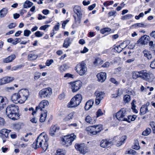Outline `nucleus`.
Instances as JSON below:
<instances>
[{
    "label": "nucleus",
    "mask_w": 155,
    "mask_h": 155,
    "mask_svg": "<svg viewBox=\"0 0 155 155\" xmlns=\"http://www.w3.org/2000/svg\"><path fill=\"white\" fill-rule=\"evenodd\" d=\"M97 64H102L104 62L103 61L99 58H97Z\"/></svg>",
    "instance_id": "nucleus-64"
},
{
    "label": "nucleus",
    "mask_w": 155,
    "mask_h": 155,
    "mask_svg": "<svg viewBox=\"0 0 155 155\" xmlns=\"http://www.w3.org/2000/svg\"><path fill=\"white\" fill-rule=\"evenodd\" d=\"M68 68L67 65L65 64L60 66L59 68V70L61 72L65 71L67 70Z\"/></svg>",
    "instance_id": "nucleus-40"
},
{
    "label": "nucleus",
    "mask_w": 155,
    "mask_h": 155,
    "mask_svg": "<svg viewBox=\"0 0 155 155\" xmlns=\"http://www.w3.org/2000/svg\"><path fill=\"white\" fill-rule=\"evenodd\" d=\"M48 101L46 100L42 101L39 104V105L36 107V110H37L40 109L41 111L42 110V109L47 107L49 105Z\"/></svg>",
    "instance_id": "nucleus-14"
},
{
    "label": "nucleus",
    "mask_w": 155,
    "mask_h": 155,
    "mask_svg": "<svg viewBox=\"0 0 155 155\" xmlns=\"http://www.w3.org/2000/svg\"><path fill=\"white\" fill-rule=\"evenodd\" d=\"M14 80V78L12 77H6L2 78L0 81V85H2L10 83Z\"/></svg>",
    "instance_id": "nucleus-15"
},
{
    "label": "nucleus",
    "mask_w": 155,
    "mask_h": 155,
    "mask_svg": "<svg viewBox=\"0 0 155 155\" xmlns=\"http://www.w3.org/2000/svg\"><path fill=\"white\" fill-rule=\"evenodd\" d=\"M8 12L7 8H4L0 10V17L2 18L5 16Z\"/></svg>",
    "instance_id": "nucleus-32"
},
{
    "label": "nucleus",
    "mask_w": 155,
    "mask_h": 155,
    "mask_svg": "<svg viewBox=\"0 0 155 155\" xmlns=\"http://www.w3.org/2000/svg\"><path fill=\"white\" fill-rule=\"evenodd\" d=\"M82 100L81 94H78L72 98L70 102L67 105L68 107H77L79 105Z\"/></svg>",
    "instance_id": "nucleus-3"
},
{
    "label": "nucleus",
    "mask_w": 155,
    "mask_h": 155,
    "mask_svg": "<svg viewBox=\"0 0 155 155\" xmlns=\"http://www.w3.org/2000/svg\"><path fill=\"white\" fill-rule=\"evenodd\" d=\"M33 5V3L29 1H26L23 5V7L24 8L31 7Z\"/></svg>",
    "instance_id": "nucleus-36"
},
{
    "label": "nucleus",
    "mask_w": 155,
    "mask_h": 155,
    "mask_svg": "<svg viewBox=\"0 0 155 155\" xmlns=\"http://www.w3.org/2000/svg\"><path fill=\"white\" fill-rule=\"evenodd\" d=\"M16 26V23H12L8 26V28L9 29L15 28Z\"/></svg>",
    "instance_id": "nucleus-55"
},
{
    "label": "nucleus",
    "mask_w": 155,
    "mask_h": 155,
    "mask_svg": "<svg viewBox=\"0 0 155 155\" xmlns=\"http://www.w3.org/2000/svg\"><path fill=\"white\" fill-rule=\"evenodd\" d=\"M97 125H94L93 126H91L86 128V130L89 132V134L93 135H95L97 134V131L96 130Z\"/></svg>",
    "instance_id": "nucleus-18"
},
{
    "label": "nucleus",
    "mask_w": 155,
    "mask_h": 155,
    "mask_svg": "<svg viewBox=\"0 0 155 155\" xmlns=\"http://www.w3.org/2000/svg\"><path fill=\"white\" fill-rule=\"evenodd\" d=\"M144 56L147 58L148 60H150L152 58L151 53L147 50H145L143 52Z\"/></svg>",
    "instance_id": "nucleus-25"
},
{
    "label": "nucleus",
    "mask_w": 155,
    "mask_h": 155,
    "mask_svg": "<svg viewBox=\"0 0 155 155\" xmlns=\"http://www.w3.org/2000/svg\"><path fill=\"white\" fill-rule=\"evenodd\" d=\"M59 127L56 125H52L51 127L49 134L51 136H54L55 133L58 132L59 130Z\"/></svg>",
    "instance_id": "nucleus-21"
},
{
    "label": "nucleus",
    "mask_w": 155,
    "mask_h": 155,
    "mask_svg": "<svg viewBox=\"0 0 155 155\" xmlns=\"http://www.w3.org/2000/svg\"><path fill=\"white\" fill-rule=\"evenodd\" d=\"M94 104L93 100H90L88 101L86 103L84 108L85 110H88L92 107Z\"/></svg>",
    "instance_id": "nucleus-22"
},
{
    "label": "nucleus",
    "mask_w": 155,
    "mask_h": 155,
    "mask_svg": "<svg viewBox=\"0 0 155 155\" xmlns=\"http://www.w3.org/2000/svg\"><path fill=\"white\" fill-rule=\"evenodd\" d=\"M113 144V142L110 140H102L100 143L101 147L103 148L109 147Z\"/></svg>",
    "instance_id": "nucleus-13"
},
{
    "label": "nucleus",
    "mask_w": 155,
    "mask_h": 155,
    "mask_svg": "<svg viewBox=\"0 0 155 155\" xmlns=\"http://www.w3.org/2000/svg\"><path fill=\"white\" fill-rule=\"evenodd\" d=\"M110 81L112 83L117 85L119 84V82L117 81L114 78H111L110 79Z\"/></svg>",
    "instance_id": "nucleus-49"
},
{
    "label": "nucleus",
    "mask_w": 155,
    "mask_h": 155,
    "mask_svg": "<svg viewBox=\"0 0 155 155\" xmlns=\"http://www.w3.org/2000/svg\"><path fill=\"white\" fill-rule=\"evenodd\" d=\"M126 114V109L122 108L116 113V117L120 121H127V118L125 117Z\"/></svg>",
    "instance_id": "nucleus-7"
},
{
    "label": "nucleus",
    "mask_w": 155,
    "mask_h": 155,
    "mask_svg": "<svg viewBox=\"0 0 155 155\" xmlns=\"http://www.w3.org/2000/svg\"><path fill=\"white\" fill-rule=\"evenodd\" d=\"M116 13V12L115 11H112L109 12L108 15L109 16H111L113 15H114V16H116L115 14Z\"/></svg>",
    "instance_id": "nucleus-54"
},
{
    "label": "nucleus",
    "mask_w": 155,
    "mask_h": 155,
    "mask_svg": "<svg viewBox=\"0 0 155 155\" xmlns=\"http://www.w3.org/2000/svg\"><path fill=\"white\" fill-rule=\"evenodd\" d=\"M31 33V32L30 31L28 30H26L24 31V35L25 36L28 37L29 36Z\"/></svg>",
    "instance_id": "nucleus-48"
},
{
    "label": "nucleus",
    "mask_w": 155,
    "mask_h": 155,
    "mask_svg": "<svg viewBox=\"0 0 155 155\" xmlns=\"http://www.w3.org/2000/svg\"><path fill=\"white\" fill-rule=\"evenodd\" d=\"M104 93L103 92L97 93V105L99 104L101 101L104 98Z\"/></svg>",
    "instance_id": "nucleus-27"
},
{
    "label": "nucleus",
    "mask_w": 155,
    "mask_h": 155,
    "mask_svg": "<svg viewBox=\"0 0 155 155\" xmlns=\"http://www.w3.org/2000/svg\"><path fill=\"white\" fill-rule=\"evenodd\" d=\"M66 152L65 150L58 149L57 150L56 155H65Z\"/></svg>",
    "instance_id": "nucleus-38"
},
{
    "label": "nucleus",
    "mask_w": 155,
    "mask_h": 155,
    "mask_svg": "<svg viewBox=\"0 0 155 155\" xmlns=\"http://www.w3.org/2000/svg\"><path fill=\"white\" fill-rule=\"evenodd\" d=\"M149 45L150 49L153 53L155 54V43L153 44V42L151 41L149 42Z\"/></svg>",
    "instance_id": "nucleus-34"
},
{
    "label": "nucleus",
    "mask_w": 155,
    "mask_h": 155,
    "mask_svg": "<svg viewBox=\"0 0 155 155\" xmlns=\"http://www.w3.org/2000/svg\"><path fill=\"white\" fill-rule=\"evenodd\" d=\"M132 26L135 28L143 27L144 26V24L141 23H137L134 24Z\"/></svg>",
    "instance_id": "nucleus-47"
},
{
    "label": "nucleus",
    "mask_w": 155,
    "mask_h": 155,
    "mask_svg": "<svg viewBox=\"0 0 155 155\" xmlns=\"http://www.w3.org/2000/svg\"><path fill=\"white\" fill-rule=\"evenodd\" d=\"M126 41H124L122 43L120 44L119 45L120 47L121 48L123 49L126 48L127 46V45H125V44H126Z\"/></svg>",
    "instance_id": "nucleus-51"
},
{
    "label": "nucleus",
    "mask_w": 155,
    "mask_h": 155,
    "mask_svg": "<svg viewBox=\"0 0 155 155\" xmlns=\"http://www.w3.org/2000/svg\"><path fill=\"white\" fill-rule=\"evenodd\" d=\"M77 17L74 16V21L75 23H78L80 24L81 22V19L82 18V14L77 15Z\"/></svg>",
    "instance_id": "nucleus-35"
},
{
    "label": "nucleus",
    "mask_w": 155,
    "mask_h": 155,
    "mask_svg": "<svg viewBox=\"0 0 155 155\" xmlns=\"http://www.w3.org/2000/svg\"><path fill=\"white\" fill-rule=\"evenodd\" d=\"M132 148L136 150H138L140 148V147L138 140H135L134 143V145L133 146Z\"/></svg>",
    "instance_id": "nucleus-39"
},
{
    "label": "nucleus",
    "mask_w": 155,
    "mask_h": 155,
    "mask_svg": "<svg viewBox=\"0 0 155 155\" xmlns=\"http://www.w3.org/2000/svg\"><path fill=\"white\" fill-rule=\"evenodd\" d=\"M127 139V136L124 135L122 136L120 139V141L116 144L117 146L119 147L121 145L124 143V142Z\"/></svg>",
    "instance_id": "nucleus-30"
},
{
    "label": "nucleus",
    "mask_w": 155,
    "mask_h": 155,
    "mask_svg": "<svg viewBox=\"0 0 155 155\" xmlns=\"http://www.w3.org/2000/svg\"><path fill=\"white\" fill-rule=\"evenodd\" d=\"M10 132V130L5 129H3L0 130V134H2V137H4L7 138L9 133Z\"/></svg>",
    "instance_id": "nucleus-23"
},
{
    "label": "nucleus",
    "mask_w": 155,
    "mask_h": 155,
    "mask_svg": "<svg viewBox=\"0 0 155 155\" xmlns=\"http://www.w3.org/2000/svg\"><path fill=\"white\" fill-rule=\"evenodd\" d=\"M54 62L52 59L48 60L45 63L46 65L47 66H49Z\"/></svg>",
    "instance_id": "nucleus-53"
},
{
    "label": "nucleus",
    "mask_w": 155,
    "mask_h": 155,
    "mask_svg": "<svg viewBox=\"0 0 155 155\" xmlns=\"http://www.w3.org/2000/svg\"><path fill=\"white\" fill-rule=\"evenodd\" d=\"M96 119V118L95 119H94V120H93L92 119H91V117L89 116H87L86 117L85 120L88 123L93 124L95 123Z\"/></svg>",
    "instance_id": "nucleus-29"
},
{
    "label": "nucleus",
    "mask_w": 155,
    "mask_h": 155,
    "mask_svg": "<svg viewBox=\"0 0 155 155\" xmlns=\"http://www.w3.org/2000/svg\"><path fill=\"white\" fill-rule=\"evenodd\" d=\"M140 78L143 80L149 82H151L152 80L150 74L147 72L146 70L140 71Z\"/></svg>",
    "instance_id": "nucleus-11"
},
{
    "label": "nucleus",
    "mask_w": 155,
    "mask_h": 155,
    "mask_svg": "<svg viewBox=\"0 0 155 155\" xmlns=\"http://www.w3.org/2000/svg\"><path fill=\"white\" fill-rule=\"evenodd\" d=\"M11 100L15 104H22L23 103L21 102V98L19 92L15 93L13 94L11 98Z\"/></svg>",
    "instance_id": "nucleus-12"
},
{
    "label": "nucleus",
    "mask_w": 155,
    "mask_h": 155,
    "mask_svg": "<svg viewBox=\"0 0 155 155\" xmlns=\"http://www.w3.org/2000/svg\"><path fill=\"white\" fill-rule=\"evenodd\" d=\"M73 75L70 74L69 73H67L65 74L64 76V78H66L67 79L69 78H73Z\"/></svg>",
    "instance_id": "nucleus-57"
},
{
    "label": "nucleus",
    "mask_w": 155,
    "mask_h": 155,
    "mask_svg": "<svg viewBox=\"0 0 155 155\" xmlns=\"http://www.w3.org/2000/svg\"><path fill=\"white\" fill-rule=\"evenodd\" d=\"M150 67L152 69L155 68V59L151 63Z\"/></svg>",
    "instance_id": "nucleus-59"
},
{
    "label": "nucleus",
    "mask_w": 155,
    "mask_h": 155,
    "mask_svg": "<svg viewBox=\"0 0 155 155\" xmlns=\"http://www.w3.org/2000/svg\"><path fill=\"white\" fill-rule=\"evenodd\" d=\"M38 57V55L36 54H30L28 56V58L31 60H35Z\"/></svg>",
    "instance_id": "nucleus-37"
},
{
    "label": "nucleus",
    "mask_w": 155,
    "mask_h": 155,
    "mask_svg": "<svg viewBox=\"0 0 155 155\" xmlns=\"http://www.w3.org/2000/svg\"><path fill=\"white\" fill-rule=\"evenodd\" d=\"M111 30L110 28H105L102 29L100 31L101 33L102 34H104L105 33L110 32Z\"/></svg>",
    "instance_id": "nucleus-44"
},
{
    "label": "nucleus",
    "mask_w": 155,
    "mask_h": 155,
    "mask_svg": "<svg viewBox=\"0 0 155 155\" xmlns=\"http://www.w3.org/2000/svg\"><path fill=\"white\" fill-rule=\"evenodd\" d=\"M5 121L4 119L0 117V125L3 126L4 125Z\"/></svg>",
    "instance_id": "nucleus-63"
},
{
    "label": "nucleus",
    "mask_w": 155,
    "mask_h": 155,
    "mask_svg": "<svg viewBox=\"0 0 155 155\" xmlns=\"http://www.w3.org/2000/svg\"><path fill=\"white\" fill-rule=\"evenodd\" d=\"M71 44L70 41V38H66L64 40L63 45V47L67 48Z\"/></svg>",
    "instance_id": "nucleus-31"
},
{
    "label": "nucleus",
    "mask_w": 155,
    "mask_h": 155,
    "mask_svg": "<svg viewBox=\"0 0 155 155\" xmlns=\"http://www.w3.org/2000/svg\"><path fill=\"white\" fill-rule=\"evenodd\" d=\"M124 100L125 103H129L130 101V96L129 95H125L124 97Z\"/></svg>",
    "instance_id": "nucleus-41"
},
{
    "label": "nucleus",
    "mask_w": 155,
    "mask_h": 155,
    "mask_svg": "<svg viewBox=\"0 0 155 155\" xmlns=\"http://www.w3.org/2000/svg\"><path fill=\"white\" fill-rule=\"evenodd\" d=\"M8 102V100L5 97L0 96V110L5 107Z\"/></svg>",
    "instance_id": "nucleus-16"
},
{
    "label": "nucleus",
    "mask_w": 155,
    "mask_h": 155,
    "mask_svg": "<svg viewBox=\"0 0 155 155\" xmlns=\"http://www.w3.org/2000/svg\"><path fill=\"white\" fill-rule=\"evenodd\" d=\"M103 126L101 124H99L97 125V133H99L101 131V130H103Z\"/></svg>",
    "instance_id": "nucleus-58"
},
{
    "label": "nucleus",
    "mask_w": 155,
    "mask_h": 155,
    "mask_svg": "<svg viewBox=\"0 0 155 155\" xmlns=\"http://www.w3.org/2000/svg\"><path fill=\"white\" fill-rule=\"evenodd\" d=\"M15 58V55L14 54H12L3 59V62L6 63H9L12 61Z\"/></svg>",
    "instance_id": "nucleus-24"
},
{
    "label": "nucleus",
    "mask_w": 155,
    "mask_h": 155,
    "mask_svg": "<svg viewBox=\"0 0 155 155\" xmlns=\"http://www.w3.org/2000/svg\"><path fill=\"white\" fill-rule=\"evenodd\" d=\"M76 138V136L74 134L64 136L62 139V144L66 147L72 144V142Z\"/></svg>",
    "instance_id": "nucleus-5"
},
{
    "label": "nucleus",
    "mask_w": 155,
    "mask_h": 155,
    "mask_svg": "<svg viewBox=\"0 0 155 155\" xmlns=\"http://www.w3.org/2000/svg\"><path fill=\"white\" fill-rule=\"evenodd\" d=\"M41 76V74L39 72H36L35 75L34 76V78L35 80H36L39 79Z\"/></svg>",
    "instance_id": "nucleus-56"
},
{
    "label": "nucleus",
    "mask_w": 155,
    "mask_h": 155,
    "mask_svg": "<svg viewBox=\"0 0 155 155\" xmlns=\"http://www.w3.org/2000/svg\"><path fill=\"white\" fill-rule=\"evenodd\" d=\"M149 39L147 35H144L142 36L141 38L137 41L136 43L139 44V46H140L143 44H145L147 43L146 40H148Z\"/></svg>",
    "instance_id": "nucleus-17"
},
{
    "label": "nucleus",
    "mask_w": 155,
    "mask_h": 155,
    "mask_svg": "<svg viewBox=\"0 0 155 155\" xmlns=\"http://www.w3.org/2000/svg\"><path fill=\"white\" fill-rule=\"evenodd\" d=\"M140 71H134L132 72V77L134 79H136L139 77L140 78Z\"/></svg>",
    "instance_id": "nucleus-33"
},
{
    "label": "nucleus",
    "mask_w": 155,
    "mask_h": 155,
    "mask_svg": "<svg viewBox=\"0 0 155 155\" xmlns=\"http://www.w3.org/2000/svg\"><path fill=\"white\" fill-rule=\"evenodd\" d=\"M104 113L102 112L101 110L99 109L97 110V117L103 115Z\"/></svg>",
    "instance_id": "nucleus-62"
},
{
    "label": "nucleus",
    "mask_w": 155,
    "mask_h": 155,
    "mask_svg": "<svg viewBox=\"0 0 155 155\" xmlns=\"http://www.w3.org/2000/svg\"><path fill=\"white\" fill-rule=\"evenodd\" d=\"M110 65V63L108 61L106 62L103 64L101 65V67L107 68Z\"/></svg>",
    "instance_id": "nucleus-52"
},
{
    "label": "nucleus",
    "mask_w": 155,
    "mask_h": 155,
    "mask_svg": "<svg viewBox=\"0 0 155 155\" xmlns=\"http://www.w3.org/2000/svg\"><path fill=\"white\" fill-rule=\"evenodd\" d=\"M52 93L51 88L50 87L43 89L39 91L38 96L41 98H45L49 97Z\"/></svg>",
    "instance_id": "nucleus-6"
},
{
    "label": "nucleus",
    "mask_w": 155,
    "mask_h": 155,
    "mask_svg": "<svg viewBox=\"0 0 155 155\" xmlns=\"http://www.w3.org/2000/svg\"><path fill=\"white\" fill-rule=\"evenodd\" d=\"M65 94L64 93H62L59 96L58 98L60 100H62L65 98Z\"/></svg>",
    "instance_id": "nucleus-61"
},
{
    "label": "nucleus",
    "mask_w": 155,
    "mask_h": 155,
    "mask_svg": "<svg viewBox=\"0 0 155 155\" xmlns=\"http://www.w3.org/2000/svg\"><path fill=\"white\" fill-rule=\"evenodd\" d=\"M75 147L77 150L79 151L81 153L83 154H85L89 151L87 146L84 143H76L75 145Z\"/></svg>",
    "instance_id": "nucleus-9"
},
{
    "label": "nucleus",
    "mask_w": 155,
    "mask_h": 155,
    "mask_svg": "<svg viewBox=\"0 0 155 155\" xmlns=\"http://www.w3.org/2000/svg\"><path fill=\"white\" fill-rule=\"evenodd\" d=\"M21 41V39L20 38H16L14 40V41L12 42V44L13 45H15Z\"/></svg>",
    "instance_id": "nucleus-50"
},
{
    "label": "nucleus",
    "mask_w": 155,
    "mask_h": 155,
    "mask_svg": "<svg viewBox=\"0 0 155 155\" xmlns=\"http://www.w3.org/2000/svg\"><path fill=\"white\" fill-rule=\"evenodd\" d=\"M75 70L80 76L84 75L87 71L86 65L85 62L83 61L77 64Z\"/></svg>",
    "instance_id": "nucleus-4"
},
{
    "label": "nucleus",
    "mask_w": 155,
    "mask_h": 155,
    "mask_svg": "<svg viewBox=\"0 0 155 155\" xmlns=\"http://www.w3.org/2000/svg\"><path fill=\"white\" fill-rule=\"evenodd\" d=\"M106 73L105 72H101L97 74V80L100 82H104L106 80Z\"/></svg>",
    "instance_id": "nucleus-19"
},
{
    "label": "nucleus",
    "mask_w": 155,
    "mask_h": 155,
    "mask_svg": "<svg viewBox=\"0 0 155 155\" xmlns=\"http://www.w3.org/2000/svg\"><path fill=\"white\" fill-rule=\"evenodd\" d=\"M48 139L47 136L44 133H42L37 137L32 144L35 148L37 149L41 147L45 151L47 149L48 144Z\"/></svg>",
    "instance_id": "nucleus-1"
},
{
    "label": "nucleus",
    "mask_w": 155,
    "mask_h": 155,
    "mask_svg": "<svg viewBox=\"0 0 155 155\" xmlns=\"http://www.w3.org/2000/svg\"><path fill=\"white\" fill-rule=\"evenodd\" d=\"M151 132V129L150 128H147L145 131L142 132V135L144 136H147Z\"/></svg>",
    "instance_id": "nucleus-42"
},
{
    "label": "nucleus",
    "mask_w": 155,
    "mask_h": 155,
    "mask_svg": "<svg viewBox=\"0 0 155 155\" xmlns=\"http://www.w3.org/2000/svg\"><path fill=\"white\" fill-rule=\"evenodd\" d=\"M18 107L14 104L8 105L6 108V113L9 118L15 120L19 119Z\"/></svg>",
    "instance_id": "nucleus-2"
},
{
    "label": "nucleus",
    "mask_w": 155,
    "mask_h": 155,
    "mask_svg": "<svg viewBox=\"0 0 155 155\" xmlns=\"http://www.w3.org/2000/svg\"><path fill=\"white\" fill-rule=\"evenodd\" d=\"M74 11L77 15L82 14L81 8L78 5H76L74 7Z\"/></svg>",
    "instance_id": "nucleus-26"
},
{
    "label": "nucleus",
    "mask_w": 155,
    "mask_h": 155,
    "mask_svg": "<svg viewBox=\"0 0 155 155\" xmlns=\"http://www.w3.org/2000/svg\"><path fill=\"white\" fill-rule=\"evenodd\" d=\"M114 49L115 50V52L120 53L122 50L119 45L115 47L114 48Z\"/></svg>",
    "instance_id": "nucleus-45"
},
{
    "label": "nucleus",
    "mask_w": 155,
    "mask_h": 155,
    "mask_svg": "<svg viewBox=\"0 0 155 155\" xmlns=\"http://www.w3.org/2000/svg\"><path fill=\"white\" fill-rule=\"evenodd\" d=\"M49 25H45L42 26H41L40 27V29L41 30H45L47 28H48L49 27Z\"/></svg>",
    "instance_id": "nucleus-60"
},
{
    "label": "nucleus",
    "mask_w": 155,
    "mask_h": 155,
    "mask_svg": "<svg viewBox=\"0 0 155 155\" xmlns=\"http://www.w3.org/2000/svg\"><path fill=\"white\" fill-rule=\"evenodd\" d=\"M47 114V111L46 110H45V112L43 113H42L40 118V121L41 122H43L45 121Z\"/></svg>",
    "instance_id": "nucleus-28"
},
{
    "label": "nucleus",
    "mask_w": 155,
    "mask_h": 155,
    "mask_svg": "<svg viewBox=\"0 0 155 155\" xmlns=\"http://www.w3.org/2000/svg\"><path fill=\"white\" fill-rule=\"evenodd\" d=\"M149 103H147L146 105H143L140 109V114L143 115L148 111L147 106L149 105Z\"/></svg>",
    "instance_id": "nucleus-20"
},
{
    "label": "nucleus",
    "mask_w": 155,
    "mask_h": 155,
    "mask_svg": "<svg viewBox=\"0 0 155 155\" xmlns=\"http://www.w3.org/2000/svg\"><path fill=\"white\" fill-rule=\"evenodd\" d=\"M82 82L79 80H78L73 82H71L69 83L72 91L75 92L78 91L82 86Z\"/></svg>",
    "instance_id": "nucleus-8"
},
{
    "label": "nucleus",
    "mask_w": 155,
    "mask_h": 155,
    "mask_svg": "<svg viewBox=\"0 0 155 155\" xmlns=\"http://www.w3.org/2000/svg\"><path fill=\"white\" fill-rule=\"evenodd\" d=\"M18 92L21 98V102L24 103L27 99L29 95V91L27 89H21Z\"/></svg>",
    "instance_id": "nucleus-10"
},
{
    "label": "nucleus",
    "mask_w": 155,
    "mask_h": 155,
    "mask_svg": "<svg viewBox=\"0 0 155 155\" xmlns=\"http://www.w3.org/2000/svg\"><path fill=\"white\" fill-rule=\"evenodd\" d=\"M133 17V15L131 14H127L124 16H122L121 19L122 20H126L130 19Z\"/></svg>",
    "instance_id": "nucleus-43"
},
{
    "label": "nucleus",
    "mask_w": 155,
    "mask_h": 155,
    "mask_svg": "<svg viewBox=\"0 0 155 155\" xmlns=\"http://www.w3.org/2000/svg\"><path fill=\"white\" fill-rule=\"evenodd\" d=\"M44 34V33L39 31H37L35 33V36L37 37H42Z\"/></svg>",
    "instance_id": "nucleus-46"
}]
</instances>
